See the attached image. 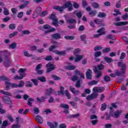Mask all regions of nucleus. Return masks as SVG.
<instances>
[{"label":"nucleus","mask_w":128,"mask_h":128,"mask_svg":"<svg viewBox=\"0 0 128 128\" xmlns=\"http://www.w3.org/2000/svg\"><path fill=\"white\" fill-rule=\"evenodd\" d=\"M93 93L90 95H88L86 98L87 100H94V98H98V94L96 91H93Z\"/></svg>","instance_id":"f257e3e1"},{"label":"nucleus","mask_w":128,"mask_h":128,"mask_svg":"<svg viewBox=\"0 0 128 128\" xmlns=\"http://www.w3.org/2000/svg\"><path fill=\"white\" fill-rule=\"evenodd\" d=\"M118 66L120 68H122L121 72L122 74H126V65L124 62H118Z\"/></svg>","instance_id":"f03ea898"},{"label":"nucleus","mask_w":128,"mask_h":128,"mask_svg":"<svg viewBox=\"0 0 128 128\" xmlns=\"http://www.w3.org/2000/svg\"><path fill=\"white\" fill-rule=\"evenodd\" d=\"M12 64V60H10V59L6 55L4 56V66L5 68H10V66H11Z\"/></svg>","instance_id":"7ed1b4c3"},{"label":"nucleus","mask_w":128,"mask_h":128,"mask_svg":"<svg viewBox=\"0 0 128 128\" xmlns=\"http://www.w3.org/2000/svg\"><path fill=\"white\" fill-rule=\"evenodd\" d=\"M63 7L64 8H64H68V10H69V12H72V10H74V8H72V4L70 1H68L65 2Z\"/></svg>","instance_id":"20e7f679"},{"label":"nucleus","mask_w":128,"mask_h":128,"mask_svg":"<svg viewBox=\"0 0 128 128\" xmlns=\"http://www.w3.org/2000/svg\"><path fill=\"white\" fill-rule=\"evenodd\" d=\"M94 68L93 70L95 73H98V70H102L104 69V66L102 64H100L97 66H94Z\"/></svg>","instance_id":"39448f33"},{"label":"nucleus","mask_w":128,"mask_h":128,"mask_svg":"<svg viewBox=\"0 0 128 128\" xmlns=\"http://www.w3.org/2000/svg\"><path fill=\"white\" fill-rule=\"evenodd\" d=\"M2 100L6 104H12V102L10 98L8 96H4L2 97Z\"/></svg>","instance_id":"423d86ee"},{"label":"nucleus","mask_w":128,"mask_h":128,"mask_svg":"<svg viewBox=\"0 0 128 128\" xmlns=\"http://www.w3.org/2000/svg\"><path fill=\"white\" fill-rule=\"evenodd\" d=\"M46 68H47L46 72L47 74H48V72H50L52 70H54V68H56V66L54 65V64H52L50 63H48L46 65Z\"/></svg>","instance_id":"0eeeda50"},{"label":"nucleus","mask_w":128,"mask_h":128,"mask_svg":"<svg viewBox=\"0 0 128 128\" xmlns=\"http://www.w3.org/2000/svg\"><path fill=\"white\" fill-rule=\"evenodd\" d=\"M86 10L89 12V14L92 16H94L96 14L97 11L96 10H92V8L90 6H88L86 8Z\"/></svg>","instance_id":"6e6552de"},{"label":"nucleus","mask_w":128,"mask_h":128,"mask_svg":"<svg viewBox=\"0 0 128 128\" xmlns=\"http://www.w3.org/2000/svg\"><path fill=\"white\" fill-rule=\"evenodd\" d=\"M51 38L53 40H60L62 38V36L59 33H55L51 35Z\"/></svg>","instance_id":"1a4fd4ad"},{"label":"nucleus","mask_w":128,"mask_h":128,"mask_svg":"<svg viewBox=\"0 0 128 128\" xmlns=\"http://www.w3.org/2000/svg\"><path fill=\"white\" fill-rule=\"evenodd\" d=\"M92 70L88 69L87 72H86V78H87L88 80H92Z\"/></svg>","instance_id":"9d476101"},{"label":"nucleus","mask_w":128,"mask_h":128,"mask_svg":"<svg viewBox=\"0 0 128 128\" xmlns=\"http://www.w3.org/2000/svg\"><path fill=\"white\" fill-rule=\"evenodd\" d=\"M92 90L96 92H102V91L104 90V87H94Z\"/></svg>","instance_id":"9b49d317"},{"label":"nucleus","mask_w":128,"mask_h":128,"mask_svg":"<svg viewBox=\"0 0 128 128\" xmlns=\"http://www.w3.org/2000/svg\"><path fill=\"white\" fill-rule=\"evenodd\" d=\"M114 26H126L128 24V22H120L116 23H114Z\"/></svg>","instance_id":"f8f14e48"},{"label":"nucleus","mask_w":128,"mask_h":128,"mask_svg":"<svg viewBox=\"0 0 128 128\" xmlns=\"http://www.w3.org/2000/svg\"><path fill=\"white\" fill-rule=\"evenodd\" d=\"M122 111L117 110L115 112L113 116H114V118H120V116L122 114Z\"/></svg>","instance_id":"ddd939ff"},{"label":"nucleus","mask_w":128,"mask_h":128,"mask_svg":"<svg viewBox=\"0 0 128 128\" xmlns=\"http://www.w3.org/2000/svg\"><path fill=\"white\" fill-rule=\"evenodd\" d=\"M47 124L50 126V128H56L58 126V123L55 122L54 124L52 123V122H47Z\"/></svg>","instance_id":"4468645a"},{"label":"nucleus","mask_w":128,"mask_h":128,"mask_svg":"<svg viewBox=\"0 0 128 128\" xmlns=\"http://www.w3.org/2000/svg\"><path fill=\"white\" fill-rule=\"evenodd\" d=\"M46 92L45 93L46 96H50L52 92H54V89L52 88H50L48 89H47L46 90Z\"/></svg>","instance_id":"2eb2a0df"},{"label":"nucleus","mask_w":128,"mask_h":128,"mask_svg":"<svg viewBox=\"0 0 128 128\" xmlns=\"http://www.w3.org/2000/svg\"><path fill=\"white\" fill-rule=\"evenodd\" d=\"M54 10H58L59 12H64V6H55L53 7Z\"/></svg>","instance_id":"dca6fc26"},{"label":"nucleus","mask_w":128,"mask_h":128,"mask_svg":"<svg viewBox=\"0 0 128 128\" xmlns=\"http://www.w3.org/2000/svg\"><path fill=\"white\" fill-rule=\"evenodd\" d=\"M74 72L76 74L80 76L81 78L84 80V73L80 71H78V70H75Z\"/></svg>","instance_id":"f3484780"},{"label":"nucleus","mask_w":128,"mask_h":128,"mask_svg":"<svg viewBox=\"0 0 128 128\" xmlns=\"http://www.w3.org/2000/svg\"><path fill=\"white\" fill-rule=\"evenodd\" d=\"M53 52H54L56 54H58L59 56H64L66 54V51H58V50H55L53 51Z\"/></svg>","instance_id":"a211bd4d"},{"label":"nucleus","mask_w":128,"mask_h":128,"mask_svg":"<svg viewBox=\"0 0 128 128\" xmlns=\"http://www.w3.org/2000/svg\"><path fill=\"white\" fill-rule=\"evenodd\" d=\"M35 120L37 122H38V124H42V122H44V120H42V118L40 117V116H37L35 118Z\"/></svg>","instance_id":"6ab92c4d"},{"label":"nucleus","mask_w":128,"mask_h":128,"mask_svg":"<svg viewBox=\"0 0 128 128\" xmlns=\"http://www.w3.org/2000/svg\"><path fill=\"white\" fill-rule=\"evenodd\" d=\"M76 66L74 65H68L66 67V69L68 70H76Z\"/></svg>","instance_id":"aec40b11"},{"label":"nucleus","mask_w":128,"mask_h":128,"mask_svg":"<svg viewBox=\"0 0 128 128\" xmlns=\"http://www.w3.org/2000/svg\"><path fill=\"white\" fill-rule=\"evenodd\" d=\"M84 57V55L76 56V58L74 59L75 62H80V60Z\"/></svg>","instance_id":"412c9836"},{"label":"nucleus","mask_w":128,"mask_h":128,"mask_svg":"<svg viewBox=\"0 0 128 128\" xmlns=\"http://www.w3.org/2000/svg\"><path fill=\"white\" fill-rule=\"evenodd\" d=\"M34 102V98H28L27 104L28 106H32V102Z\"/></svg>","instance_id":"4be33fe9"},{"label":"nucleus","mask_w":128,"mask_h":128,"mask_svg":"<svg viewBox=\"0 0 128 128\" xmlns=\"http://www.w3.org/2000/svg\"><path fill=\"white\" fill-rule=\"evenodd\" d=\"M60 108H64L65 110H70V106H68V104L64 103L60 104Z\"/></svg>","instance_id":"5701e85b"},{"label":"nucleus","mask_w":128,"mask_h":128,"mask_svg":"<svg viewBox=\"0 0 128 128\" xmlns=\"http://www.w3.org/2000/svg\"><path fill=\"white\" fill-rule=\"evenodd\" d=\"M80 38L82 42H84V44H86V34L81 35L80 36Z\"/></svg>","instance_id":"b1692460"},{"label":"nucleus","mask_w":128,"mask_h":128,"mask_svg":"<svg viewBox=\"0 0 128 128\" xmlns=\"http://www.w3.org/2000/svg\"><path fill=\"white\" fill-rule=\"evenodd\" d=\"M80 116V114H76L74 115H69L67 116V118H76Z\"/></svg>","instance_id":"393cba45"},{"label":"nucleus","mask_w":128,"mask_h":128,"mask_svg":"<svg viewBox=\"0 0 128 128\" xmlns=\"http://www.w3.org/2000/svg\"><path fill=\"white\" fill-rule=\"evenodd\" d=\"M74 14H76V16H78V18H82V12H78V10L75 11L74 12Z\"/></svg>","instance_id":"a878e982"},{"label":"nucleus","mask_w":128,"mask_h":128,"mask_svg":"<svg viewBox=\"0 0 128 128\" xmlns=\"http://www.w3.org/2000/svg\"><path fill=\"white\" fill-rule=\"evenodd\" d=\"M38 80H40V82H46V78L44 76L38 77Z\"/></svg>","instance_id":"bb28decb"},{"label":"nucleus","mask_w":128,"mask_h":128,"mask_svg":"<svg viewBox=\"0 0 128 128\" xmlns=\"http://www.w3.org/2000/svg\"><path fill=\"white\" fill-rule=\"evenodd\" d=\"M48 98L44 96H42L40 98H37L36 100L38 102H45L44 100H46Z\"/></svg>","instance_id":"cd10ccee"},{"label":"nucleus","mask_w":128,"mask_h":128,"mask_svg":"<svg viewBox=\"0 0 128 128\" xmlns=\"http://www.w3.org/2000/svg\"><path fill=\"white\" fill-rule=\"evenodd\" d=\"M0 92L2 94H4L5 96H12V93L8 92H5L2 90H0Z\"/></svg>","instance_id":"c85d7f7f"},{"label":"nucleus","mask_w":128,"mask_h":128,"mask_svg":"<svg viewBox=\"0 0 128 128\" xmlns=\"http://www.w3.org/2000/svg\"><path fill=\"white\" fill-rule=\"evenodd\" d=\"M104 60L106 62H108V64H110V62H113L112 58L108 57V56H106L104 58Z\"/></svg>","instance_id":"c756f323"},{"label":"nucleus","mask_w":128,"mask_h":128,"mask_svg":"<svg viewBox=\"0 0 128 128\" xmlns=\"http://www.w3.org/2000/svg\"><path fill=\"white\" fill-rule=\"evenodd\" d=\"M58 48V45H51L50 48H48V50L50 52H52L54 50L55 48Z\"/></svg>","instance_id":"7c9ffc66"},{"label":"nucleus","mask_w":128,"mask_h":128,"mask_svg":"<svg viewBox=\"0 0 128 128\" xmlns=\"http://www.w3.org/2000/svg\"><path fill=\"white\" fill-rule=\"evenodd\" d=\"M64 38L66 40H74L76 38L74 36H64Z\"/></svg>","instance_id":"2f4dec72"},{"label":"nucleus","mask_w":128,"mask_h":128,"mask_svg":"<svg viewBox=\"0 0 128 128\" xmlns=\"http://www.w3.org/2000/svg\"><path fill=\"white\" fill-rule=\"evenodd\" d=\"M5 85L6 86V90H10V86H12V83L10 82H5Z\"/></svg>","instance_id":"473e14b6"},{"label":"nucleus","mask_w":128,"mask_h":128,"mask_svg":"<svg viewBox=\"0 0 128 128\" xmlns=\"http://www.w3.org/2000/svg\"><path fill=\"white\" fill-rule=\"evenodd\" d=\"M71 80H72V82H76V80H80V78H78V76L76 75H74L71 78Z\"/></svg>","instance_id":"72a5a7b5"},{"label":"nucleus","mask_w":128,"mask_h":128,"mask_svg":"<svg viewBox=\"0 0 128 128\" xmlns=\"http://www.w3.org/2000/svg\"><path fill=\"white\" fill-rule=\"evenodd\" d=\"M67 24H76V21L75 19H69L66 20Z\"/></svg>","instance_id":"f704fd0d"},{"label":"nucleus","mask_w":128,"mask_h":128,"mask_svg":"<svg viewBox=\"0 0 128 128\" xmlns=\"http://www.w3.org/2000/svg\"><path fill=\"white\" fill-rule=\"evenodd\" d=\"M56 14L55 12H52V14H51L50 18L52 20H58V18H56Z\"/></svg>","instance_id":"c9c22d12"},{"label":"nucleus","mask_w":128,"mask_h":128,"mask_svg":"<svg viewBox=\"0 0 128 128\" xmlns=\"http://www.w3.org/2000/svg\"><path fill=\"white\" fill-rule=\"evenodd\" d=\"M94 58H98L102 56V52L96 51L94 54Z\"/></svg>","instance_id":"e433bc0d"},{"label":"nucleus","mask_w":128,"mask_h":128,"mask_svg":"<svg viewBox=\"0 0 128 128\" xmlns=\"http://www.w3.org/2000/svg\"><path fill=\"white\" fill-rule=\"evenodd\" d=\"M104 80L106 82H110V77L108 76H105L104 77Z\"/></svg>","instance_id":"4c0bfd02"},{"label":"nucleus","mask_w":128,"mask_h":128,"mask_svg":"<svg viewBox=\"0 0 128 128\" xmlns=\"http://www.w3.org/2000/svg\"><path fill=\"white\" fill-rule=\"evenodd\" d=\"M106 38L108 40H116V37L112 34H109L106 36Z\"/></svg>","instance_id":"58836bf2"},{"label":"nucleus","mask_w":128,"mask_h":128,"mask_svg":"<svg viewBox=\"0 0 128 128\" xmlns=\"http://www.w3.org/2000/svg\"><path fill=\"white\" fill-rule=\"evenodd\" d=\"M52 24L56 27L58 26V19L53 20V22H52Z\"/></svg>","instance_id":"ea45409f"},{"label":"nucleus","mask_w":128,"mask_h":128,"mask_svg":"<svg viewBox=\"0 0 128 128\" xmlns=\"http://www.w3.org/2000/svg\"><path fill=\"white\" fill-rule=\"evenodd\" d=\"M44 60H47L48 62H50V60H52V56H48L44 58Z\"/></svg>","instance_id":"a19ab883"},{"label":"nucleus","mask_w":128,"mask_h":128,"mask_svg":"<svg viewBox=\"0 0 128 128\" xmlns=\"http://www.w3.org/2000/svg\"><path fill=\"white\" fill-rule=\"evenodd\" d=\"M9 46L10 48H12V50H14L16 48V43L12 42L11 44L9 45Z\"/></svg>","instance_id":"79ce46f5"},{"label":"nucleus","mask_w":128,"mask_h":128,"mask_svg":"<svg viewBox=\"0 0 128 128\" xmlns=\"http://www.w3.org/2000/svg\"><path fill=\"white\" fill-rule=\"evenodd\" d=\"M8 122L6 120H4L3 122V123L2 124V127L1 128H6V126H8Z\"/></svg>","instance_id":"37998d69"},{"label":"nucleus","mask_w":128,"mask_h":128,"mask_svg":"<svg viewBox=\"0 0 128 128\" xmlns=\"http://www.w3.org/2000/svg\"><path fill=\"white\" fill-rule=\"evenodd\" d=\"M114 12L115 13L113 14V16H118V14H122V12L118 11V9L114 10Z\"/></svg>","instance_id":"c03bdc74"},{"label":"nucleus","mask_w":128,"mask_h":128,"mask_svg":"<svg viewBox=\"0 0 128 128\" xmlns=\"http://www.w3.org/2000/svg\"><path fill=\"white\" fill-rule=\"evenodd\" d=\"M106 34V32H102L101 33L99 34H96L94 35V38H99L100 36H102Z\"/></svg>","instance_id":"a18cd8bd"},{"label":"nucleus","mask_w":128,"mask_h":128,"mask_svg":"<svg viewBox=\"0 0 128 128\" xmlns=\"http://www.w3.org/2000/svg\"><path fill=\"white\" fill-rule=\"evenodd\" d=\"M98 18H106V14L104 12H99L98 16Z\"/></svg>","instance_id":"49530a36"},{"label":"nucleus","mask_w":128,"mask_h":128,"mask_svg":"<svg viewBox=\"0 0 128 128\" xmlns=\"http://www.w3.org/2000/svg\"><path fill=\"white\" fill-rule=\"evenodd\" d=\"M0 78L2 80H4V82H6V80H7V82H9L10 80V78H7L6 76H1L0 77Z\"/></svg>","instance_id":"de8ad7c7"},{"label":"nucleus","mask_w":128,"mask_h":128,"mask_svg":"<svg viewBox=\"0 0 128 128\" xmlns=\"http://www.w3.org/2000/svg\"><path fill=\"white\" fill-rule=\"evenodd\" d=\"M4 14L5 16H8L10 14V12H8V10L6 8L4 7Z\"/></svg>","instance_id":"09e8293b"},{"label":"nucleus","mask_w":128,"mask_h":128,"mask_svg":"<svg viewBox=\"0 0 128 128\" xmlns=\"http://www.w3.org/2000/svg\"><path fill=\"white\" fill-rule=\"evenodd\" d=\"M74 56H78V54L80 52V49L79 48H78L74 50Z\"/></svg>","instance_id":"8fccbe9b"},{"label":"nucleus","mask_w":128,"mask_h":128,"mask_svg":"<svg viewBox=\"0 0 128 128\" xmlns=\"http://www.w3.org/2000/svg\"><path fill=\"white\" fill-rule=\"evenodd\" d=\"M65 94L67 96L68 100H70V98H72L70 94V92H68V90H65Z\"/></svg>","instance_id":"3c124183"},{"label":"nucleus","mask_w":128,"mask_h":128,"mask_svg":"<svg viewBox=\"0 0 128 128\" xmlns=\"http://www.w3.org/2000/svg\"><path fill=\"white\" fill-rule=\"evenodd\" d=\"M24 56H27V58H30L31 56H32V54H28V52L26 51L24 52Z\"/></svg>","instance_id":"603ef678"},{"label":"nucleus","mask_w":128,"mask_h":128,"mask_svg":"<svg viewBox=\"0 0 128 128\" xmlns=\"http://www.w3.org/2000/svg\"><path fill=\"white\" fill-rule=\"evenodd\" d=\"M10 30H16V24H12L8 26Z\"/></svg>","instance_id":"864d4df0"},{"label":"nucleus","mask_w":128,"mask_h":128,"mask_svg":"<svg viewBox=\"0 0 128 128\" xmlns=\"http://www.w3.org/2000/svg\"><path fill=\"white\" fill-rule=\"evenodd\" d=\"M92 6L94 8H100V4L96 2L92 3Z\"/></svg>","instance_id":"5fc2aeb1"},{"label":"nucleus","mask_w":128,"mask_h":128,"mask_svg":"<svg viewBox=\"0 0 128 128\" xmlns=\"http://www.w3.org/2000/svg\"><path fill=\"white\" fill-rule=\"evenodd\" d=\"M102 48V46H97L94 47V52H98V50H100Z\"/></svg>","instance_id":"6e6d98bb"},{"label":"nucleus","mask_w":128,"mask_h":128,"mask_svg":"<svg viewBox=\"0 0 128 128\" xmlns=\"http://www.w3.org/2000/svg\"><path fill=\"white\" fill-rule=\"evenodd\" d=\"M56 30V28H52L50 29V30H46L45 31V34H50V32H55Z\"/></svg>","instance_id":"4d7b16f0"},{"label":"nucleus","mask_w":128,"mask_h":128,"mask_svg":"<svg viewBox=\"0 0 128 128\" xmlns=\"http://www.w3.org/2000/svg\"><path fill=\"white\" fill-rule=\"evenodd\" d=\"M16 34H18V32H14V33L10 34L9 38H14V36H16Z\"/></svg>","instance_id":"13d9d810"},{"label":"nucleus","mask_w":128,"mask_h":128,"mask_svg":"<svg viewBox=\"0 0 128 128\" xmlns=\"http://www.w3.org/2000/svg\"><path fill=\"white\" fill-rule=\"evenodd\" d=\"M115 74L117 76H122V74H122V72H120L118 70H116Z\"/></svg>","instance_id":"bf43d9fd"},{"label":"nucleus","mask_w":128,"mask_h":128,"mask_svg":"<svg viewBox=\"0 0 128 128\" xmlns=\"http://www.w3.org/2000/svg\"><path fill=\"white\" fill-rule=\"evenodd\" d=\"M52 78H54V80H60V78L56 75H52Z\"/></svg>","instance_id":"052dcab7"},{"label":"nucleus","mask_w":128,"mask_h":128,"mask_svg":"<svg viewBox=\"0 0 128 128\" xmlns=\"http://www.w3.org/2000/svg\"><path fill=\"white\" fill-rule=\"evenodd\" d=\"M110 52V48H108L102 50L104 54Z\"/></svg>","instance_id":"680f3d73"},{"label":"nucleus","mask_w":128,"mask_h":128,"mask_svg":"<svg viewBox=\"0 0 128 128\" xmlns=\"http://www.w3.org/2000/svg\"><path fill=\"white\" fill-rule=\"evenodd\" d=\"M31 82L34 84V86H38V80L36 79H32Z\"/></svg>","instance_id":"e2e57ef3"},{"label":"nucleus","mask_w":128,"mask_h":128,"mask_svg":"<svg viewBox=\"0 0 128 128\" xmlns=\"http://www.w3.org/2000/svg\"><path fill=\"white\" fill-rule=\"evenodd\" d=\"M126 53L122 52L121 53L120 56V60H124V58H126Z\"/></svg>","instance_id":"0e129e2a"},{"label":"nucleus","mask_w":128,"mask_h":128,"mask_svg":"<svg viewBox=\"0 0 128 128\" xmlns=\"http://www.w3.org/2000/svg\"><path fill=\"white\" fill-rule=\"evenodd\" d=\"M36 72L38 74H39L40 76H41V74H44V70H36Z\"/></svg>","instance_id":"69168bd1"},{"label":"nucleus","mask_w":128,"mask_h":128,"mask_svg":"<svg viewBox=\"0 0 128 128\" xmlns=\"http://www.w3.org/2000/svg\"><path fill=\"white\" fill-rule=\"evenodd\" d=\"M44 30H50V26L48 24H45L43 26Z\"/></svg>","instance_id":"338daca9"},{"label":"nucleus","mask_w":128,"mask_h":128,"mask_svg":"<svg viewBox=\"0 0 128 128\" xmlns=\"http://www.w3.org/2000/svg\"><path fill=\"white\" fill-rule=\"evenodd\" d=\"M59 128H66V124H61L59 126Z\"/></svg>","instance_id":"774afa93"}]
</instances>
